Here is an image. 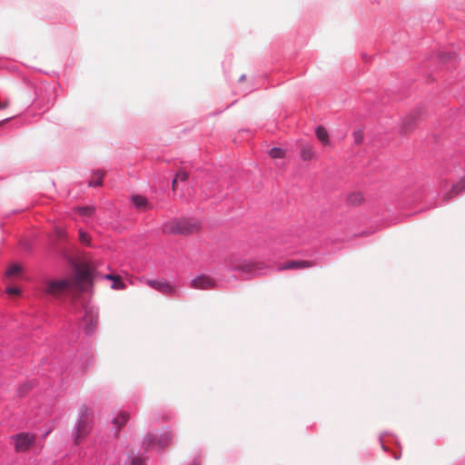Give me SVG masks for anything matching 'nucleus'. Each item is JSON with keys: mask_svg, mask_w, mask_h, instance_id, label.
<instances>
[{"mask_svg": "<svg viewBox=\"0 0 465 465\" xmlns=\"http://www.w3.org/2000/svg\"><path fill=\"white\" fill-rule=\"evenodd\" d=\"M92 286V272L85 265L78 266L74 276L48 282L47 292L52 295L88 291Z\"/></svg>", "mask_w": 465, "mask_h": 465, "instance_id": "obj_1", "label": "nucleus"}, {"mask_svg": "<svg viewBox=\"0 0 465 465\" xmlns=\"http://www.w3.org/2000/svg\"><path fill=\"white\" fill-rule=\"evenodd\" d=\"M201 229V223L193 218H173L162 225V232L166 235H191Z\"/></svg>", "mask_w": 465, "mask_h": 465, "instance_id": "obj_2", "label": "nucleus"}, {"mask_svg": "<svg viewBox=\"0 0 465 465\" xmlns=\"http://www.w3.org/2000/svg\"><path fill=\"white\" fill-rule=\"evenodd\" d=\"M94 412L86 404L81 405L79 409V420L75 430L74 441L79 444L91 431L93 426Z\"/></svg>", "mask_w": 465, "mask_h": 465, "instance_id": "obj_3", "label": "nucleus"}, {"mask_svg": "<svg viewBox=\"0 0 465 465\" xmlns=\"http://www.w3.org/2000/svg\"><path fill=\"white\" fill-rule=\"evenodd\" d=\"M315 265V262L312 261H288L281 265H279V271L284 270H301L311 268Z\"/></svg>", "mask_w": 465, "mask_h": 465, "instance_id": "obj_4", "label": "nucleus"}, {"mask_svg": "<svg viewBox=\"0 0 465 465\" xmlns=\"http://www.w3.org/2000/svg\"><path fill=\"white\" fill-rule=\"evenodd\" d=\"M215 286V282L210 276L200 275L194 278L191 282L193 289L209 290Z\"/></svg>", "mask_w": 465, "mask_h": 465, "instance_id": "obj_5", "label": "nucleus"}, {"mask_svg": "<svg viewBox=\"0 0 465 465\" xmlns=\"http://www.w3.org/2000/svg\"><path fill=\"white\" fill-rule=\"evenodd\" d=\"M15 450L16 452H25L29 450V438L25 432L14 437Z\"/></svg>", "mask_w": 465, "mask_h": 465, "instance_id": "obj_6", "label": "nucleus"}, {"mask_svg": "<svg viewBox=\"0 0 465 465\" xmlns=\"http://www.w3.org/2000/svg\"><path fill=\"white\" fill-rule=\"evenodd\" d=\"M146 283L164 294L173 293L175 291V289L165 281L147 280Z\"/></svg>", "mask_w": 465, "mask_h": 465, "instance_id": "obj_7", "label": "nucleus"}, {"mask_svg": "<svg viewBox=\"0 0 465 465\" xmlns=\"http://www.w3.org/2000/svg\"><path fill=\"white\" fill-rule=\"evenodd\" d=\"M129 419L130 414L128 412L120 411L119 414L113 420V424L116 427V436H118L121 429L127 423Z\"/></svg>", "mask_w": 465, "mask_h": 465, "instance_id": "obj_8", "label": "nucleus"}, {"mask_svg": "<svg viewBox=\"0 0 465 465\" xmlns=\"http://www.w3.org/2000/svg\"><path fill=\"white\" fill-rule=\"evenodd\" d=\"M132 202L134 206L140 211H147L153 208L152 204L147 201L144 196L136 194L132 197Z\"/></svg>", "mask_w": 465, "mask_h": 465, "instance_id": "obj_9", "label": "nucleus"}, {"mask_svg": "<svg viewBox=\"0 0 465 465\" xmlns=\"http://www.w3.org/2000/svg\"><path fill=\"white\" fill-rule=\"evenodd\" d=\"M364 202L363 194L361 192H352L346 196V203L350 206H359Z\"/></svg>", "mask_w": 465, "mask_h": 465, "instance_id": "obj_10", "label": "nucleus"}, {"mask_svg": "<svg viewBox=\"0 0 465 465\" xmlns=\"http://www.w3.org/2000/svg\"><path fill=\"white\" fill-rule=\"evenodd\" d=\"M465 190V178L460 181L457 184H454L450 192L446 193L443 196L444 201H449L454 196L458 195L460 192Z\"/></svg>", "mask_w": 465, "mask_h": 465, "instance_id": "obj_11", "label": "nucleus"}, {"mask_svg": "<svg viewBox=\"0 0 465 465\" xmlns=\"http://www.w3.org/2000/svg\"><path fill=\"white\" fill-rule=\"evenodd\" d=\"M465 190V178L460 181L457 184H454L450 192L446 193L443 196L444 201H449L454 196L458 195L460 192Z\"/></svg>", "mask_w": 465, "mask_h": 465, "instance_id": "obj_12", "label": "nucleus"}, {"mask_svg": "<svg viewBox=\"0 0 465 465\" xmlns=\"http://www.w3.org/2000/svg\"><path fill=\"white\" fill-rule=\"evenodd\" d=\"M21 272H22V267L17 263H14V264L10 265L8 267V269L6 270L5 277L8 280H12V279L19 277L21 275Z\"/></svg>", "mask_w": 465, "mask_h": 465, "instance_id": "obj_13", "label": "nucleus"}, {"mask_svg": "<svg viewBox=\"0 0 465 465\" xmlns=\"http://www.w3.org/2000/svg\"><path fill=\"white\" fill-rule=\"evenodd\" d=\"M318 140L324 145L330 143L329 134L323 126H318L315 131Z\"/></svg>", "mask_w": 465, "mask_h": 465, "instance_id": "obj_14", "label": "nucleus"}, {"mask_svg": "<svg viewBox=\"0 0 465 465\" xmlns=\"http://www.w3.org/2000/svg\"><path fill=\"white\" fill-rule=\"evenodd\" d=\"M315 153L312 146H303L301 150V158L303 161H311L313 159Z\"/></svg>", "mask_w": 465, "mask_h": 465, "instance_id": "obj_15", "label": "nucleus"}, {"mask_svg": "<svg viewBox=\"0 0 465 465\" xmlns=\"http://www.w3.org/2000/svg\"><path fill=\"white\" fill-rule=\"evenodd\" d=\"M104 173L102 171H95L92 179L89 181L90 186H100L103 183Z\"/></svg>", "mask_w": 465, "mask_h": 465, "instance_id": "obj_16", "label": "nucleus"}, {"mask_svg": "<svg viewBox=\"0 0 465 465\" xmlns=\"http://www.w3.org/2000/svg\"><path fill=\"white\" fill-rule=\"evenodd\" d=\"M269 155L273 159H282L285 156V152L282 148L274 147L269 151Z\"/></svg>", "mask_w": 465, "mask_h": 465, "instance_id": "obj_17", "label": "nucleus"}, {"mask_svg": "<svg viewBox=\"0 0 465 465\" xmlns=\"http://www.w3.org/2000/svg\"><path fill=\"white\" fill-rule=\"evenodd\" d=\"M171 441H172V436L170 435V433H164L163 435H162L159 438L158 444L161 447H165V446H168L171 443Z\"/></svg>", "mask_w": 465, "mask_h": 465, "instance_id": "obj_18", "label": "nucleus"}, {"mask_svg": "<svg viewBox=\"0 0 465 465\" xmlns=\"http://www.w3.org/2000/svg\"><path fill=\"white\" fill-rule=\"evenodd\" d=\"M5 292L10 297H16V296L18 297L21 294V290L18 287H15V286H9V287L6 288Z\"/></svg>", "mask_w": 465, "mask_h": 465, "instance_id": "obj_19", "label": "nucleus"}, {"mask_svg": "<svg viewBox=\"0 0 465 465\" xmlns=\"http://www.w3.org/2000/svg\"><path fill=\"white\" fill-rule=\"evenodd\" d=\"M94 211V207H91V206H84V207L77 208V212L81 215L91 216L93 214Z\"/></svg>", "mask_w": 465, "mask_h": 465, "instance_id": "obj_20", "label": "nucleus"}, {"mask_svg": "<svg viewBox=\"0 0 465 465\" xmlns=\"http://www.w3.org/2000/svg\"><path fill=\"white\" fill-rule=\"evenodd\" d=\"M79 240L82 243L89 244L91 238L86 232L80 231Z\"/></svg>", "mask_w": 465, "mask_h": 465, "instance_id": "obj_21", "label": "nucleus"}, {"mask_svg": "<svg viewBox=\"0 0 465 465\" xmlns=\"http://www.w3.org/2000/svg\"><path fill=\"white\" fill-rule=\"evenodd\" d=\"M353 138H354V142L357 143V144H360L362 143L363 141V134L361 131H356L353 133Z\"/></svg>", "mask_w": 465, "mask_h": 465, "instance_id": "obj_22", "label": "nucleus"}, {"mask_svg": "<svg viewBox=\"0 0 465 465\" xmlns=\"http://www.w3.org/2000/svg\"><path fill=\"white\" fill-rule=\"evenodd\" d=\"M175 178H177V180L179 181H186L187 178H188V173L184 171H180L178 172V173L176 174Z\"/></svg>", "mask_w": 465, "mask_h": 465, "instance_id": "obj_23", "label": "nucleus"}, {"mask_svg": "<svg viewBox=\"0 0 465 465\" xmlns=\"http://www.w3.org/2000/svg\"><path fill=\"white\" fill-rule=\"evenodd\" d=\"M252 269V265H251V264L243 265V266L238 268V270H242L243 272H251Z\"/></svg>", "mask_w": 465, "mask_h": 465, "instance_id": "obj_24", "label": "nucleus"}, {"mask_svg": "<svg viewBox=\"0 0 465 465\" xmlns=\"http://www.w3.org/2000/svg\"><path fill=\"white\" fill-rule=\"evenodd\" d=\"M409 121H410V118H407L404 121V124H403V126H402V130L404 132H407L410 129V126H408Z\"/></svg>", "mask_w": 465, "mask_h": 465, "instance_id": "obj_25", "label": "nucleus"}, {"mask_svg": "<svg viewBox=\"0 0 465 465\" xmlns=\"http://www.w3.org/2000/svg\"><path fill=\"white\" fill-rule=\"evenodd\" d=\"M132 465H142V460L140 459H133Z\"/></svg>", "mask_w": 465, "mask_h": 465, "instance_id": "obj_26", "label": "nucleus"}, {"mask_svg": "<svg viewBox=\"0 0 465 465\" xmlns=\"http://www.w3.org/2000/svg\"><path fill=\"white\" fill-rule=\"evenodd\" d=\"M153 436H148L146 439H145V444H147L148 446L151 445L153 443Z\"/></svg>", "mask_w": 465, "mask_h": 465, "instance_id": "obj_27", "label": "nucleus"}, {"mask_svg": "<svg viewBox=\"0 0 465 465\" xmlns=\"http://www.w3.org/2000/svg\"><path fill=\"white\" fill-rule=\"evenodd\" d=\"M177 182H178L177 178H174V179H173V183H172L173 190H175V187H176Z\"/></svg>", "mask_w": 465, "mask_h": 465, "instance_id": "obj_28", "label": "nucleus"}, {"mask_svg": "<svg viewBox=\"0 0 465 465\" xmlns=\"http://www.w3.org/2000/svg\"><path fill=\"white\" fill-rule=\"evenodd\" d=\"M57 233L60 238L64 237V232L63 231H58Z\"/></svg>", "mask_w": 465, "mask_h": 465, "instance_id": "obj_29", "label": "nucleus"}, {"mask_svg": "<svg viewBox=\"0 0 465 465\" xmlns=\"http://www.w3.org/2000/svg\"><path fill=\"white\" fill-rule=\"evenodd\" d=\"M117 282H115L114 284V287L116 288L117 287Z\"/></svg>", "mask_w": 465, "mask_h": 465, "instance_id": "obj_30", "label": "nucleus"}]
</instances>
